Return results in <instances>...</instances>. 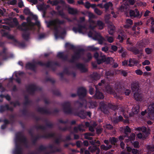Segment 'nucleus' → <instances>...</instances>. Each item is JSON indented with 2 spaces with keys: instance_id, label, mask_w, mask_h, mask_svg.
I'll return each mask as SVG.
<instances>
[{
  "instance_id": "1",
  "label": "nucleus",
  "mask_w": 154,
  "mask_h": 154,
  "mask_svg": "<svg viewBox=\"0 0 154 154\" xmlns=\"http://www.w3.org/2000/svg\"><path fill=\"white\" fill-rule=\"evenodd\" d=\"M23 143L25 147L28 148L29 147L27 139L21 132H18L16 134L15 148L13 151V154H22V148L20 144Z\"/></svg>"
},
{
  "instance_id": "23",
  "label": "nucleus",
  "mask_w": 154,
  "mask_h": 154,
  "mask_svg": "<svg viewBox=\"0 0 154 154\" xmlns=\"http://www.w3.org/2000/svg\"><path fill=\"white\" fill-rule=\"evenodd\" d=\"M94 39L98 40V43L100 45L102 44L103 42L105 41V38L98 33H97L94 36Z\"/></svg>"
},
{
  "instance_id": "50",
  "label": "nucleus",
  "mask_w": 154,
  "mask_h": 154,
  "mask_svg": "<svg viewBox=\"0 0 154 154\" xmlns=\"http://www.w3.org/2000/svg\"><path fill=\"white\" fill-rule=\"evenodd\" d=\"M2 54V56H3V59L4 60H6L7 59V56L6 54V50L5 48L3 49L2 51L1 52Z\"/></svg>"
},
{
  "instance_id": "2",
  "label": "nucleus",
  "mask_w": 154,
  "mask_h": 154,
  "mask_svg": "<svg viewBox=\"0 0 154 154\" xmlns=\"http://www.w3.org/2000/svg\"><path fill=\"white\" fill-rule=\"evenodd\" d=\"M63 111L64 113L66 114H73L75 116H78L82 119L86 118L85 111L81 110L79 112H74L71 107V103L69 101H66L64 102L62 105Z\"/></svg>"
},
{
  "instance_id": "21",
  "label": "nucleus",
  "mask_w": 154,
  "mask_h": 154,
  "mask_svg": "<svg viewBox=\"0 0 154 154\" xmlns=\"http://www.w3.org/2000/svg\"><path fill=\"white\" fill-rule=\"evenodd\" d=\"M54 146L52 144H50L47 147H46L43 145H42L39 146L38 149V151L39 152H42L45 151L47 149L49 148L51 149V151L52 149H54Z\"/></svg>"
},
{
  "instance_id": "16",
  "label": "nucleus",
  "mask_w": 154,
  "mask_h": 154,
  "mask_svg": "<svg viewBox=\"0 0 154 154\" xmlns=\"http://www.w3.org/2000/svg\"><path fill=\"white\" fill-rule=\"evenodd\" d=\"M63 73L68 75L69 74V71L67 68H65L63 69V72L59 73L57 74V75L60 76V80L62 81H65L67 82V80L64 77Z\"/></svg>"
},
{
  "instance_id": "17",
  "label": "nucleus",
  "mask_w": 154,
  "mask_h": 154,
  "mask_svg": "<svg viewBox=\"0 0 154 154\" xmlns=\"http://www.w3.org/2000/svg\"><path fill=\"white\" fill-rule=\"evenodd\" d=\"M96 89V92L94 96V97L95 99H102L104 98V96L103 93L100 91L97 88L96 86H95Z\"/></svg>"
},
{
  "instance_id": "25",
  "label": "nucleus",
  "mask_w": 154,
  "mask_h": 154,
  "mask_svg": "<svg viewBox=\"0 0 154 154\" xmlns=\"http://www.w3.org/2000/svg\"><path fill=\"white\" fill-rule=\"evenodd\" d=\"M135 130L139 132L142 131L146 135H147L148 134V132L147 131V129L145 126L137 127L135 128Z\"/></svg>"
},
{
  "instance_id": "30",
  "label": "nucleus",
  "mask_w": 154,
  "mask_h": 154,
  "mask_svg": "<svg viewBox=\"0 0 154 154\" xmlns=\"http://www.w3.org/2000/svg\"><path fill=\"white\" fill-rule=\"evenodd\" d=\"M112 6L113 4L110 2L106 3L104 5V8H105L106 11H108L109 7H112Z\"/></svg>"
},
{
  "instance_id": "11",
  "label": "nucleus",
  "mask_w": 154,
  "mask_h": 154,
  "mask_svg": "<svg viewBox=\"0 0 154 154\" xmlns=\"http://www.w3.org/2000/svg\"><path fill=\"white\" fill-rule=\"evenodd\" d=\"M129 14L131 18H140L142 16V14H140L138 10L135 8L134 10H131L129 11Z\"/></svg>"
},
{
  "instance_id": "39",
  "label": "nucleus",
  "mask_w": 154,
  "mask_h": 154,
  "mask_svg": "<svg viewBox=\"0 0 154 154\" xmlns=\"http://www.w3.org/2000/svg\"><path fill=\"white\" fill-rule=\"evenodd\" d=\"M123 2H127V3L126 4L128 5H133L135 3V0H123Z\"/></svg>"
},
{
  "instance_id": "47",
  "label": "nucleus",
  "mask_w": 154,
  "mask_h": 154,
  "mask_svg": "<svg viewBox=\"0 0 154 154\" xmlns=\"http://www.w3.org/2000/svg\"><path fill=\"white\" fill-rule=\"evenodd\" d=\"M114 74L112 72L110 71H108L106 72L105 74V76L106 78L108 79L109 78V76H112Z\"/></svg>"
},
{
  "instance_id": "24",
  "label": "nucleus",
  "mask_w": 154,
  "mask_h": 154,
  "mask_svg": "<svg viewBox=\"0 0 154 154\" xmlns=\"http://www.w3.org/2000/svg\"><path fill=\"white\" fill-rule=\"evenodd\" d=\"M67 10L69 14L71 15H75L78 13V11L76 8L68 7Z\"/></svg>"
},
{
  "instance_id": "18",
  "label": "nucleus",
  "mask_w": 154,
  "mask_h": 154,
  "mask_svg": "<svg viewBox=\"0 0 154 154\" xmlns=\"http://www.w3.org/2000/svg\"><path fill=\"white\" fill-rule=\"evenodd\" d=\"M26 68L27 69H30L35 72L36 71V66L34 63L30 62L27 63L26 64Z\"/></svg>"
},
{
  "instance_id": "63",
  "label": "nucleus",
  "mask_w": 154,
  "mask_h": 154,
  "mask_svg": "<svg viewBox=\"0 0 154 154\" xmlns=\"http://www.w3.org/2000/svg\"><path fill=\"white\" fill-rule=\"evenodd\" d=\"M135 72L137 74L139 75H142L143 73L142 71L139 69L136 70Z\"/></svg>"
},
{
  "instance_id": "36",
  "label": "nucleus",
  "mask_w": 154,
  "mask_h": 154,
  "mask_svg": "<svg viewBox=\"0 0 154 154\" xmlns=\"http://www.w3.org/2000/svg\"><path fill=\"white\" fill-rule=\"evenodd\" d=\"M108 108H109L114 110H115L118 109V106H117L112 104L111 103H108Z\"/></svg>"
},
{
  "instance_id": "56",
  "label": "nucleus",
  "mask_w": 154,
  "mask_h": 154,
  "mask_svg": "<svg viewBox=\"0 0 154 154\" xmlns=\"http://www.w3.org/2000/svg\"><path fill=\"white\" fill-rule=\"evenodd\" d=\"M87 49L89 51H96L98 50V48L94 47V46H88L87 48Z\"/></svg>"
},
{
  "instance_id": "22",
  "label": "nucleus",
  "mask_w": 154,
  "mask_h": 154,
  "mask_svg": "<svg viewBox=\"0 0 154 154\" xmlns=\"http://www.w3.org/2000/svg\"><path fill=\"white\" fill-rule=\"evenodd\" d=\"M131 88L133 92H139V86L138 83L136 82H133L131 84Z\"/></svg>"
},
{
  "instance_id": "6",
  "label": "nucleus",
  "mask_w": 154,
  "mask_h": 154,
  "mask_svg": "<svg viewBox=\"0 0 154 154\" xmlns=\"http://www.w3.org/2000/svg\"><path fill=\"white\" fill-rule=\"evenodd\" d=\"M55 137V134L54 133H48L43 135H38L36 136L32 137V142L33 145H35L38 140L40 138H43L47 139L51 137Z\"/></svg>"
},
{
  "instance_id": "42",
  "label": "nucleus",
  "mask_w": 154,
  "mask_h": 154,
  "mask_svg": "<svg viewBox=\"0 0 154 154\" xmlns=\"http://www.w3.org/2000/svg\"><path fill=\"white\" fill-rule=\"evenodd\" d=\"M99 148L97 146H94L92 147L91 146H89L88 148V149L91 152H93L97 150Z\"/></svg>"
},
{
  "instance_id": "8",
  "label": "nucleus",
  "mask_w": 154,
  "mask_h": 154,
  "mask_svg": "<svg viewBox=\"0 0 154 154\" xmlns=\"http://www.w3.org/2000/svg\"><path fill=\"white\" fill-rule=\"evenodd\" d=\"M37 111L41 114L49 115L58 113L59 112V110L57 108L55 109L52 112L45 108L41 107H38L37 109Z\"/></svg>"
},
{
  "instance_id": "10",
  "label": "nucleus",
  "mask_w": 154,
  "mask_h": 154,
  "mask_svg": "<svg viewBox=\"0 0 154 154\" xmlns=\"http://www.w3.org/2000/svg\"><path fill=\"white\" fill-rule=\"evenodd\" d=\"M37 64L41 66H46L47 67H50L51 65L54 64L56 66H60V64L57 62L48 61L46 63H44L41 61H38L36 63Z\"/></svg>"
},
{
  "instance_id": "19",
  "label": "nucleus",
  "mask_w": 154,
  "mask_h": 154,
  "mask_svg": "<svg viewBox=\"0 0 154 154\" xmlns=\"http://www.w3.org/2000/svg\"><path fill=\"white\" fill-rule=\"evenodd\" d=\"M85 28V26L82 25L80 24H78L77 27H73L72 30L75 33L78 32L80 33H81L82 32L83 29Z\"/></svg>"
},
{
  "instance_id": "31",
  "label": "nucleus",
  "mask_w": 154,
  "mask_h": 154,
  "mask_svg": "<svg viewBox=\"0 0 154 154\" xmlns=\"http://www.w3.org/2000/svg\"><path fill=\"white\" fill-rule=\"evenodd\" d=\"M140 106L138 105H137L132 109V112L134 114H137L139 111Z\"/></svg>"
},
{
  "instance_id": "20",
  "label": "nucleus",
  "mask_w": 154,
  "mask_h": 154,
  "mask_svg": "<svg viewBox=\"0 0 154 154\" xmlns=\"http://www.w3.org/2000/svg\"><path fill=\"white\" fill-rule=\"evenodd\" d=\"M148 115L152 119H154V103L149 107Z\"/></svg>"
},
{
  "instance_id": "46",
  "label": "nucleus",
  "mask_w": 154,
  "mask_h": 154,
  "mask_svg": "<svg viewBox=\"0 0 154 154\" xmlns=\"http://www.w3.org/2000/svg\"><path fill=\"white\" fill-rule=\"evenodd\" d=\"M90 106L89 107L90 108H94L96 106L97 103L95 101H90L89 102Z\"/></svg>"
},
{
  "instance_id": "4",
  "label": "nucleus",
  "mask_w": 154,
  "mask_h": 154,
  "mask_svg": "<svg viewBox=\"0 0 154 154\" xmlns=\"http://www.w3.org/2000/svg\"><path fill=\"white\" fill-rule=\"evenodd\" d=\"M18 29L23 32L22 34V37L23 39L26 41L28 40L30 34L31 28L29 27L26 22H23L22 23L18 26Z\"/></svg>"
},
{
  "instance_id": "5",
  "label": "nucleus",
  "mask_w": 154,
  "mask_h": 154,
  "mask_svg": "<svg viewBox=\"0 0 154 154\" xmlns=\"http://www.w3.org/2000/svg\"><path fill=\"white\" fill-rule=\"evenodd\" d=\"M145 44L143 42L140 41L137 42L135 47L131 48V51L135 55L141 54L143 51L142 48L145 47Z\"/></svg>"
},
{
  "instance_id": "12",
  "label": "nucleus",
  "mask_w": 154,
  "mask_h": 154,
  "mask_svg": "<svg viewBox=\"0 0 154 154\" xmlns=\"http://www.w3.org/2000/svg\"><path fill=\"white\" fill-rule=\"evenodd\" d=\"M99 108L101 111L104 114H107L109 112L108 104L104 101L100 102Z\"/></svg>"
},
{
  "instance_id": "64",
  "label": "nucleus",
  "mask_w": 154,
  "mask_h": 154,
  "mask_svg": "<svg viewBox=\"0 0 154 154\" xmlns=\"http://www.w3.org/2000/svg\"><path fill=\"white\" fill-rule=\"evenodd\" d=\"M53 94L54 95L59 96L60 95V92L58 90H54L53 91Z\"/></svg>"
},
{
  "instance_id": "54",
  "label": "nucleus",
  "mask_w": 154,
  "mask_h": 154,
  "mask_svg": "<svg viewBox=\"0 0 154 154\" xmlns=\"http://www.w3.org/2000/svg\"><path fill=\"white\" fill-rule=\"evenodd\" d=\"M145 51L147 54H149L152 52V49L151 48H145Z\"/></svg>"
},
{
  "instance_id": "41",
  "label": "nucleus",
  "mask_w": 154,
  "mask_h": 154,
  "mask_svg": "<svg viewBox=\"0 0 154 154\" xmlns=\"http://www.w3.org/2000/svg\"><path fill=\"white\" fill-rule=\"evenodd\" d=\"M135 134L134 133H132L130 136H126L128 137V139L127 140L129 141H134L135 140Z\"/></svg>"
},
{
  "instance_id": "7",
  "label": "nucleus",
  "mask_w": 154,
  "mask_h": 154,
  "mask_svg": "<svg viewBox=\"0 0 154 154\" xmlns=\"http://www.w3.org/2000/svg\"><path fill=\"white\" fill-rule=\"evenodd\" d=\"M85 50L83 48H79L77 50V51L75 52L74 55L72 56L71 58L68 61L71 63H74L75 61L79 60L81 57V52H84Z\"/></svg>"
},
{
  "instance_id": "49",
  "label": "nucleus",
  "mask_w": 154,
  "mask_h": 154,
  "mask_svg": "<svg viewBox=\"0 0 154 154\" xmlns=\"http://www.w3.org/2000/svg\"><path fill=\"white\" fill-rule=\"evenodd\" d=\"M119 72L124 77L128 75V72L125 70L123 69L120 70Z\"/></svg>"
},
{
  "instance_id": "38",
  "label": "nucleus",
  "mask_w": 154,
  "mask_h": 154,
  "mask_svg": "<svg viewBox=\"0 0 154 154\" xmlns=\"http://www.w3.org/2000/svg\"><path fill=\"white\" fill-rule=\"evenodd\" d=\"M131 128L129 127L128 126H126L124 130V133L125 134V137H126V136H128V133H131Z\"/></svg>"
},
{
  "instance_id": "60",
  "label": "nucleus",
  "mask_w": 154,
  "mask_h": 154,
  "mask_svg": "<svg viewBox=\"0 0 154 154\" xmlns=\"http://www.w3.org/2000/svg\"><path fill=\"white\" fill-rule=\"evenodd\" d=\"M133 145L134 147L136 148H138L140 147L139 142L137 141L134 142L133 143Z\"/></svg>"
},
{
  "instance_id": "43",
  "label": "nucleus",
  "mask_w": 154,
  "mask_h": 154,
  "mask_svg": "<svg viewBox=\"0 0 154 154\" xmlns=\"http://www.w3.org/2000/svg\"><path fill=\"white\" fill-rule=\"evenodd\" d=\"M97 26H99L100 29H102L104 26V23L100 20H98L97 21Z\"/></svg>"
},
{
  "instance_id": "55",
  "label": "nucleus",
  "mask_w": 154,
  "mask_h": 154,
  "mask_svg": "<svg viewBox=\"0 0 154 154\" xmlns=\"http://www.w3.org/2000/svg\"><path fill=\"white\" fill-rule=\"evenodd\" d=\"M24 13L26 15H31V13L28 8H25L23 11Z\"/></svg>"
},
{
  "instance_id": "34",
  "label": "nucleus",
  "mask_w": 154,
  "mask_h": 154,
  "mask_svg": "<svg viewBox=\"0 0 154 154\" xmlns=\"http://www.w3.org/2000/svg\"><path fill=\"white\" fill-rule=\"evenodd\" d=\"M7 105V104L5 105H1L0 106V113H2L5 111L8 110L7 107H6Z\"/></svg>"
},
{
  "instance_id": "33",
  "label": "nucleus",
  "mask_w": 154,
  "mask_h": 154,
  "mask_svg": "<svg viewBox=\"0 0 154 154\" xmlns=\"http://www.w3.org/2000/svg\"><path fill=\"white\" fill-rule=\"evenodd\" d=\"M109 140L111 144L113 145H115L116 143L118 141V139L114 137H112V138H110Z\"/></svg>"
},
{
  "instance_id": "52",
  "label": "nucleus",
  "mask_w": 154,
  "mask_h": 154,
  "mask_svg": "<svg viewBox=\"0 0 154 154\" xmlns=\"http://www.w3.org/2000/svg\"><path fill=\"white\" fill-rule=\"evenodd\" d=\"M94 11L96 14L99 15H101L102 13V11L97 8H95Z\"/></svg>"
},
{
  "instance_id": "13",
  "label": "nucleus",
  "mask_w": 154,
  "mask_h": 154,
  "mask_svg": "<svg viewBox=\"0 0 154 154\" xmlns=\"http://www.w3.org/2000/svg\"><path fill=\"white\" fill-rule=\"evenodd\" d=\"M86 89L83 87L79 88L77 90V95L79 96V99L84 98V97L86 95Z\"/></svg>"
},
{
  "instance_id": "57",
  "label": "nucleus",
  "mask_w": 154,
  "mask_h": 154,
  "mask_svg": "<svg viewBox=\"0 0 154 154\" xmlns=\"http://www.w3.org/2000/svg\"><path fill=\"white\" fill-rule=\"evenodd\" d=\"M58 128L59 130L63 131H66L68 130L69 129V128L67 126H65L64 128H62L60 126H59L58 127Z\"/></svg>"
},
{
  "instance_id": "27",
  "label": "nucleus",
  "mask_w": 154,
  "mask_h": 154,
  "mask_svg": "<svg viewBox=\"0 0 154 154\" xmlns=\"http://www.w3.org/2000/svg\"><path fill=\"white\" fill-rule=\"evenodd\" d=\"M134 97L137 101H141L142 100V95L141 94L139 93L138 92H135L134 93Z\"/></svg>"
},
{
  "instance_id": "62",
  "label": "nucleus",
  "mask_w": 154,
  "mask_h": 154,
  "mask_svg": "<svg viewBox=\"0 0 154 154\" xmlns=\"http://www.w3.org/2000/svg\"><path fill=\"white\" fill-rule=\"evenodd\" d=\"M107 41L109 43H112L113 41V38L112 36H108L107 37Z\"/></svg>"
},
{
  "instance_id": "3",
  "label": "nucleus",
  "mask_w": 154,
  "mask_h": 154,
  "mask_svg": "<svg viewBox=\"0 0 154 154\" xmlns=\"http://www.w3.org/2000/svg\"><path fill=\"white\" fill-rule=\"evenodd\" d=\"M65 23V21L64 20H60L58 19H56L53 20H50L47 22V26L48 28H50L51 26L54 27V29L55 31L54 35L56 38H58L61 36L59 35V28L60 26H58L57 24L59 25L63 24Z\"/></svg>"
},
{
  "instance_id": "44",
  "label": "nucleus",
  "mask_w": 154,
  "mask_h": 154,
  "mask_svg": "<svg viewBox=\"0 0 154 154\" xmlns=\"http://www.w3.org/2000/svg\"><path fill=\"white\" fill-rule=\"evenodd\" d=\"M10 104L11 105H13L14 107H16L17 106H20V104L18 101H16L15 102L11 101L10 102Z\"/></svg>"
},
{
  "instance_id": "26",
  "label": "nucleus",
  "mask_w": 154,
  "mask_h": 154,
  "mask_svg": "<svg viewBox=\"0 0 154 154\" xmlns=\"http://www.w3.org/2000/svg\"><path fill=\"white\" fill-rule=\"evenodd\" d=\"M126 34L124 32H121L119 33V34L118 35L117 37V39L120 40V42H122L124 38H126Z\"/></svg>"
},
{
  "instance_id": "61",
  "label": "nucleus",
  "mask_w": 154,
  "mask_h": 154,
  "mask_svg": "<svg viewBox=\"0 0 154 154\" xmlns=\"http://www.w3.org/2000/svg\"><path fill=\"white\" fill-rule=\"evenodd\" d=\"M137 137L140 139H145V137H143V134L141 133H139L137 135Z\"/></svg>"
},
{
  "instance_id": "48",
  "label": "nucleus",
  "mask_w": 154,
  "mask_h": 154,
  "mask_svg": "<svg viewBox=\"0 0 154 154\" xmlns=\"http://www.w3.org/2000/svg\"><path fill=\"white\" fill-rule=\"evenodd\" d=\"M24 98L25 99V101L23 103L24 105H26L29 104L30 103V101L29 99L28 96H25L24 97Z\"/></svg>"
},
{
  "instance_id": "28",
  "label": "nucleus",
  "mask_w": 154,
  "mask_h": 154,
  "mask_svg": "<svg viewBox=\"0 0 154 154\" xmlns=\"http://www.w3.org/2000/svg\"><path fill=\"white\" fill-rule=\"evenodd\" d=\"M129 64L128 66L132 67L134 65L138 63V61L135 59H130L129 61Z\"/></svg>"
},
{
  "instance_id": "53",
  "label": "nucleus",
  "mask_w": 154,
  "mask_h": 154,
  "mask_svg": "<svg viewBox=\"0 0 154 154\" xmlns=\"http://www.w3.org/2000/svg\"><path fill=\"white\" fill-rule=\"evenodd\" d=\"M61 151V149L60 148H57L54 147V149H52L51 151V153H54L56 152H60Z\"/></svg>"
},
{
  "instance_id": "59",
  "label": "nucleus",
  "mask_w": 154,
  "mask_h": 154,
  "mask_svg": "<svg viewBox=\"0 0 154 154\" xmlns=\"http://www.w3.org/2000/svg\"><path fill=\"white\" fill-rule=\"evenodd\" d=\"M58 122L61 124H66L67 123L69 122V120L67 119L66 121H64L63 120L61 119H59L58 120Z\"/></svg>"
},
{
  "instance_id": "14",
  "label": "nucleus",
  "mask_w": 154,
  "mask_h": 154,
  "mask_svg": "<svg viewBox=\"0 0 154 154\" xmlns=\"http://www.w3.org/2000/svg\"><path fill=\"white\" fill-rule=\"evenodd\" d=\"M112 59L111 57H106L105 55H103L101 56V60H99L98 61V64H100L105 62L106 64H109L112 61Z\"/></svg>"
},
{
  "instance_id": "37",
  "label": "nucleus",
  "mask_w": 154,
  "mask_h": 154,
  "mask_svg": "<svg viewBox=\"0 0 154 154\" xmlns=\"http://www.w3.org/2000/svg\"><path fill=\"white\" fill-rule=\"evenodd\" d=\"M22 114L24 116H30L32 114L29 113L27 110L26 109H24L21 111Z\"/></svg>"
},
{
  "instance_id": "45",
  "label": "nucleus",
  "mask_w": 154,
  "mask_h": 154,
  "mask_svg": "<svg viewBox=\"0 0 154 154\" xmlns=\"http://www.w3.org/2000/svg\"><path fill=\"white\" fill-rule=\"evenodd\" d=\"M101 56H100L99 57V54L97 52H96L94 54V58L96 60L98 64V61L99 60H101Z\"/></svg>"
},
{
  "instance_id": "29",
  "label": "nucleus",
  "mask_w": 154,
  "mask_h": 154,
  "mask_svg": "<svg viewBox=\"0 0 154 154\" xmlns=\"http://www.w3.org/2000/svg\"><path fill=\"white\" fill-rule=\"evenodd\" d=\"M115 26L112 25H110L109 26L108 31L109 34L110 35L113 34L115 32Z\"/></svg>"
},
{
  "instance_id": "9",
  "label": "nucleus",
  "mask_w": 154,
  "mask_h": 154,
  "mask_svg": "<svg viewBox=\"0 0 154 154\" xmlns=\"http://www.w3.org/2000/svg\"><path fill=\"white\" fill-rule=\"evenodd\" d=\"M26 88L27 91L31 95L34 94L35 91H40L42 89L34 84L29 85Z\"/></svg>"
},
{
  "instance_id": "32",
  "label": "nucleus",
  "mask_w": 154,
  "mask_h": 154,
  "mask_svg": "<svg viewBox=\"0 0 154 154\" xmlns=\"http://www.w3.org/2000/svg\"><path fill=\"white\" fill-rule=\"evenodd\" d=\"M91 78L94 80H97L99 79L100 77L97 72H94L91 75Z\"/></svg>"
},
{
  "instance_id": "51",
  "label": "nucleus",
  "mask_w": 154,
  "mask_h": 154,
  "mask_svg": "<svg viewBox=\"0 0 154 154\" xmlns=\"http://www.w3.org/2000/svg\"><path fill=\"white\" fill-rule=\"evenodd\" d=\"M35 128L37 129H41L44 131L46 129V128L45 127L41 125L36 126H35Z\"/></svg>"
},
{
  "instance_id": "40",
  "label": "nucleus",
  "mask_w": 154,
  "mask_h": 154,
  "mask_svg": "<svg viewBox=\"0 0 154 154\" xmlns=\"http://www.w3.org/2000/svg\"><path fill=\"white\" fill-rule=\"evenodd\" d=\"M0 97L1 98L5 97L6 99L8 101H10L11 99V96L8 94H7L6 95L2 94H0Z\"/></svg>"
},
{
  "instance_id": "35",
  "label": "nucleus",
  "mask_w": 154,
  "mask_h": 154,
  "mask_svg": "<svg viewBox=\"0 0 154 154\" xmlns=\"http://www.w3.org/2000/svg\"><path fill=\"white\" fill-rule=\"evenodd\" d=\"M79 99L82 101V102H78V103L80 107H82L85 104H86L87 103V100L84 98Z\"/></svg>"
},
{
  "instance_id": "15",
  "label": "nucleus",
  "mask_w": 154,
  "mask_h": 154,
  "mask_svg": "<svg viewBox=\"0 0 154 154\" xmlns=\"http://www.w3.org/2000/svg\"><path fill=\"white\" fill-rule=\"evenodd\" d=\"M75 67L79 69L82 72H86L88 71L87 69L85 67L84 64L81 63H76L75 65Z\"/></svg>"
},
{
  "instance_id": "58",
  "label": "nucleus",
  "mask_w": 154,
  "mask_h": 154,
  "mask_svg": "<svg viewBox=\"0 0 154 154\" xmlns=\"http://www.w3.org/2000/svg\"><path fill=\"white\" fill-rule=\"evenodd\" d=\"M59 3V2L57 0L50 1V4H51L53 6H57Z\"/></svg>"
}]
</instances>
